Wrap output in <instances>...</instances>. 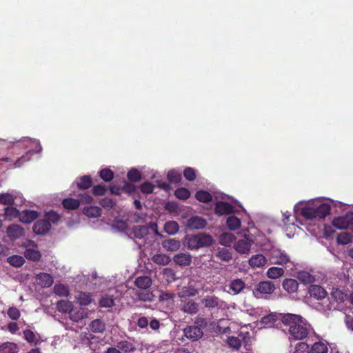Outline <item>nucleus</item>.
<instances>
[{"label": "nucleus", "mask_w": 353, "mask_h": 353, "mask_svg": "<svg viewBox=\"0 0 353 353\" xmlns=\"http://www.w3.org/2000/svg\"><path fill=\"white\" fill-rule=\"evenodd\" d=\"M282 322L288 327L290 340H303L313 330L311 325L301 315L285 314L282 317Z\"/></svg>", "instance_id": "1"}, {"label": "nucleus", "mask_w": 353, "mask_h": 353, "mask_svg": "<svg viewBox=\"0 0 353 353\" xmlns=\"http://www.w3.org/2000/svg\"><path fill=\"white\" fill-rule=\"evenodd\" d=\"M310 299L318 301L315 308L321 312L331 310L332 303L327 297V293L325 290L318 285H311L308 289Z\"/></svg>", "instance_id": "2"}, {"label": "nucleus", "mask_w": 353, "mask_h": 353, "mask_svg": "<svg viewBox=\"0 0 353 353\" xmlns=\"http://www.w3.org/2000/svg\"><path fill=\"white\" fill-rule=\"evenodd\" d=\"M214 243L211 235L203 232L197 234H187L184 237V245L191 250H196L201 248L209 247Z\"/></svg>", "instance_id": "3"}, {"label": "nucleus", "mask_w": 353, "mask_h": 353, "mask_svg": "<svg viewBox=\"0 0 353 353\" xmlns=\"http://www.w3.org/2000/svg\"><path fill=\"white\" fill-rule=\"evenodd\" d=\"M301 209V214L306 219H324L330 214L331 206L328 203H321L319 205L312 204V205H305Z\"/></svg>", "instance_id": "4"}, {"label": "nucleus", "mask_w": 353, "mask_h": 353, "mask_svg": "<svg viewBox=\"0 0 353 353\" xmlns=\"http://www.w3.org/2000/svg\"><path fill=\"white\" fill-rule=\"evenodd\" d=\"M204 307L210 311L224 310L228 308L227 303L215 295H207L201 299Z\"/></svg>", "instance_id": "5"}, {"label": "nucleus", "mask_w": 353, "mask_h": 353, "mask_svg": "<svg viewBox=\"0 0 353 353\" xmlns=\"http://www.w3.org/2000/svg\"><path fill=\"white\" fill-rule=\"evenodd\" d=\"M32 157V150H28L25 154L21 156L20 157H8L0 159V161H3L7 163H9V167L10 168H19L21 167L24 163L30 160Z\"/></svg>", "instance_id": "6"}, {"label": "nucleus", "mask_w": 353, "mask_h": 353, "mask_svg": "<svg viewBox=\"0 0 353 353\" xmlns=\"http://www.w3.org/2000/svg\"><path fill=\"white\" fill-rule=\"evenodd\" d=\"M254 243V241L252 235H245L243 239L237 241L234 245V248L240 254H248Z\"/></svg>", "instance_id": "7"}, {"label": "nucleus", "mask_w": 353, "mask_h": 353, "mask_svg": "<svg viewBox=\"0 0 353 353\" xmlns=\"http://www.w3.org/2000/svg\"><path fill=\"white\" fill-rule=\"evenodd\" d=\"M276 290L275 284L270 281H260L255 287L254 294L256 296V293L260 294H272Z\"/></svg>", "instance_id": "8"}, {"label": "nucleus", "mask_w": 353, "mask_h": 353, "mask_svg": "<svg viewBox=\"0 0 353 353\" xmlns=\"http://www.w3.org/2000/svg\"><path fill=\"white\" fill-rule=\"evenodd\" d=\"M184 335L192 341L200 339L203 336V332L199 326L190 325L184 329Z\"/></svg>", "instance_id": "9"}, {"label": "nucleus", "mask_w": 353, "mask_h": 353, "mask_svg": "<svg viewBox=\"0 0 353 353\" xmlns=\"http://www.w3.org/2000/svg\"><path fill=\"white\" fill-rule=\"evenodd\" d=\"M51 229V223L46 219L38 220L33 225L32 230L37 234H45Z\"/></svg>", "instance_id": "10"}, {"label": "nucleus", "mask_w": 353, "mask_h": 353, "mask_svg": "<svg viewBox=\"0 0 353 353\" xmlns=\"http://www.w3.org/2000/svg\"><path fill=\"white\" fill-rule=\"evenodd\" d=\"M245 288V283L242 279H233L228 284V292L232 295H236L241 293Z\"/></svg>", "instance_id": "11"}, {"label": "nucleus", "mask_w": 353, "mask_h": 353, "mask_svg": "<svg viewBox=\"0 0 353 353\" xmlns=\"http://www.w3.org/2000/svg\"><path fill=\"white\" fill-rule=\"evenodd\" d=\"M181 310L185 313L193 315L199 311V304L193 300L185 299L182 301Z\"/></svg>", "instance_id": "12"}, {"label": "nucleus", "mask_w": 353, "mask_h": 353, "mask_svg": "<svg viewBox=\"0 0 353 353\" xmlns=\"http://www.w3.org/2000/svg\"><path fill=\"white\" fill-rule=\"evenodd\" d=\"M271 263L278 265H285L290 261L289 256L280 250H274L271 254Z\"/></svg>", "instance_id": "13"}, {"label": "nucleus", "mask_w": 353, "mask_h": 353, "mask_svg": "<svg viewBox=\"0 0 353 353\" xmlns=\"http://www.w3.org/2000/svg\"><path fill=\"white\" fill-rule=\"evenodd\" d=\"M214 210L219 215L230 214L233 212L234 207L228 202L218 201L215 205Z\"/></svg>", "instance_id": "14"}, {"label": "nucleus", "mask_w": 353, "mask_h": 353, "mask_svg": "<svg viewBox=\"0 0 353 353\" xmlns=\"http://www.w3.org/2000/svg\"><path fill=\"white\" fill-rule=\"evenodd\" d=\"M207 225V221L203 218L195 216L190 218L187 225L192 230L203 229Z\"/></svg>", "instance_id": "15"}, {"label": "nucleus", "mask_w": 353, "mask_h": 353, "mask_svg": "<svg viewBox=\"0 0 353 353\" xmlns=\"http://www.w3.org/2000/svg\"><path fill=\"white\" fill-rule=\"evenodd\" d=\"M173 261L181 267L188 266L192 263V256L190 254L181 252L174 256Z\"/></svg>", "instance_id": "16"}, {"label": "nucleus", "mask_w": 353, "mask_h": 353, "mask_svg": "<svg viewBox=\"0 0 353 353\" xmlns=\"http://www.w3.org/2000/svg\"><path fill=\"white\" fill-rule=\"evenodd\" d=\"M8 236L11 239H17L24 235V230L19 225L13 224L7 228Z\"/></svg>", "instance_id": "17"}, {"label": "nucleus", "mask_w": 353, "mask_h": 353, "mask_svg": "<svg viewBox=\"0 0 353 353\" xmlns=\"http://www.w3.org/2000/svg\"><path fill=\"white\" fill-rule=\"evenodd\" d=\"M38 212L32 210L22 211L19 216V220L23 223H30L37 219Z\"/></svg>", "instance_id": "18"}, {"label": "nucleus", "mask_w": 353, "mask_h": 353, "mask_svg": "<svg viewBox=\"0 0 353 353\" xmlns=\"http://www.w3.org/2000/svg\"><path fill=\"white\" fill-rule=\"evenodd\" d=\"M267 262V259L261 254L252 255L248 261L249 265L253 268H261L264 266Z\"/></svg>", "instance_id": "19"}, {"label": "nucleus", "mask_w": 353, "mask_h": 353, "mask_svg": "<svg viewBox=\"0 0 353 353\" xmlns=\"http://www.w3.org/2000/svg\"><path fill=\"white\" fill-rule=\"evenodd\" d=\"M117 347L121 350L122 353H134L137 350L135 343L127 340L119 341L117 343Z\"/></svg>", "instance_id": "20"}, {"label": "nucleus", "mask_w": 353, "mask_h": 353, "mask_svg": "<svg viewBox=\"0 0 353 353\" xmlns=\"http://www.w3.org/2000/svg\"><path fill=\"white\" fill-rule=\"evenodd\" d=\"M309 353H329L328 344L326 342L317 341L309 347Z\"/></svg>", "instance_id": "21"}, {"label": "nucleus", "mask_w": 353, "mask_h": 353, "mask_svg": "<svg viewBox=\"0 0 353 353\" xmlns=\"http://www.w3.org/2000/svg\"><path fill=\"white\" fill-rule=\"evenodd\" d=\"M76 184L79 190H88L92 185V180L90 176L84 175L76 179Z\"/></svg>", "instance_id": "22"}, {"label": "nucleus", "mask_w": 353, "mask_h": 353, "mask_svg": "<svg viewBox=\"0 0 353 353\" xmlns=\"http://www.w3.org/2000/svg\"><path fill=\"white\" fill-rule=\"evenodd\" d=\"M39 284L44 288H48L53 283V277L48 273L41 272L37 275Z\"/></svg>", "instance_id": "23"}, {"label": "nucleus", "mask_w": 353, "mask_h": 353, "mask_svg": "<svg viewBox=\"0 0 353 353\" xmlns=\"http://www.w3.org/2000/svg\"><path fill=\"white\" fill-rule=\"evenodd\" d=\"M152 283V279L148 276H138L135 281V285L140 289L146 290L148 289Z\"/></svg>", "instance_id": "24"}, {"label": "nucleus", "mask_w": 353, "mask_h": 353, "mask_svg": "<svg viewBox=\"0 0 353 353\" xmlns=\"http://www.w3.org/2000/svg\"><path fill=\"white\" fill-rule=\"evenodd\" d=\"M101 209L99 207L94 205H90L85 207L83 212L85 215L90 218H97L101 215Z\"/></svg>", "instance_id": "25"}, {"label": "nucleus", "mask_w": 353, "mask_h": 353, "mask_svg": "<svg viewBox=\"0 0 353 353\" xmlns=\"http://www.w3.org/2000/svg\"><path fill=\"white\" fill-rule=\"evenodd\" d=\"M283 288L288 292L293 293L298 290L299 283L295 279H286L283 281Z\"/></svg>", "instance_id": "26"}, {"label": "nucleus", "mask_w": 353, "mask_h": 353, "mask_svg": "<svg viewBox=\"0 0 353 353\" xmlns=\"http://www.w3.org/2000/svg\"><path fill=\"white\" fill-rule=\"evenodd\" d=\"M163 247L168 251H176L181 247V243L179 241L174 239H170L163 241L162 243Z\"/></svg>", "instance_id": "27"}, {"label": "nucleus", "mask_w": 353, "mask_h": 353, "mask_svg": "<svg viewBox=\"0 0 353 353\" xmlns=\"http://www.w3.org/2000/svg\"><path fill=\"white\" fill-rule=\"evenodd\" d=\"M149 233V227L147 225H137L133 228L132 234L135 238L143 239Z\"/></svg>", "instance_id": "28"}, {"label": "nucleus", "mask_w": 353, "mask_h": 353, "mask_svg": "<svg viewBox=\"0 0 353 353\" xmlns=\"http://www.w3.org/2000/svg\"><path fill=\"white\" fill-rule=\"evenodd\" d=\"M277 320V315L276 314L271 313L268 315L263 316L260 320V323L265 327H270L274 325Z\"/></svg>", "instance_id": "29"}, {"label": "nucleus", "mask_w": 353, "mask_h": 353, "mask_svg": "<svg viewBox=\"0 0 353 353\" xmlns=\"http://www.w3.org/2000/svg\"><path fill=\"white\" fill-rule=\"evenodd\" d=\"M89 327L91 331L94 333H102L105 330V324L101 319L92 321Z\"/></svg>", "instance_id": "30"}, {"label": "nucleus", "mask_w": 353, "mask_h": 353, "mask_svg": "<svg viewBox=\"0 0 353 353\" xmlns=\"http://www.w3.org/2000/svg\"><path fill=\"white\" fill-rule=\"evenodd\" d=\"M62 205L65 209L74 210H77L80 205V201L71 197L64 199Z\"/></svg>", "instance_id": "31"}, {"label": "nucleus", "mask_w": 353, "mask_h": 353, "mask_svg": "<svg viewBox=\"0 0 353 353\" xmlns=\"http://www.w3.org/2000/svg\"><path fill=\"white\" fill-rule=\"evenodd\" d=\"M19 348L14 343L6 342L0 345V353H17Z\"/></svg>", "instance_id": "32"}, {"label": "nucleus", "mask_w": 353, "mask_h": 353, "mask_svg": "<svg viewBox=\"0 0 353 353\" xmlns=\"http://www.w3.org/2000/svg\"><path fill=\"white\" fill-rule=\"evenodd\" d=\"M283 274L284 270L281 268L275 266L270 268L266 272L267 276L271 279H279L281 277Z\"/></svg>", "instance_id": "33"}, {"label": "nucleus", "mask_w": 353, "mask_h": 353, "mask_svg": "<svg viewBox=\"0 0 353 353\" xmlns=\"http://www.w3.org/2000/svg\"><path fill=\"white\" fill-rule=\"evenodd\" d=\"M152 261L160 265H166L170 263L171 259L169 256L165 254H155L152 257Z\"/></svg>", "instance_id": "34"}, {"label": "nucleus", "mask_w": 353, "mask_h": 353, "mask_svg": "<svg viewBox=\"0 0 353 353\" xmlns=\"http://www.w3.org/2000/svg\"><path fill=\"white\" fill-rule=\"evenodd\" d=\"M57 307L59 312L69 314L73 309V304L68 300H61L57 302Z\"/></svg>", "instance_id": "35"}, {"label": "nucleus", "mask_w": 353, "mask_h": 353, "mask_svg": "<svg viewBox=\"0 0 353 353\" xmlns=\"http://www.w3.org/2000/svg\"><path fill=\"white\" fill-rule=\"evenodd\" d=\"M179 230V226L178 223L176 221H167L164 225V231L170 235H174L178 232Z\"/></svg>", "instance_id": "36"}, {"label": "nucleus", "mask_w": 353, "mask_h": 353, "mask_svg": "<svg viewBox=\"0 0 353 353\" xmlns=\"http://www.w3.org/2000/svg\"><path fill=\"white\" fill-rule=\"evenodd\" d=\"M198 294V290L192 285L185 286L179 293V296L185 298L189 296H194Z\"/></svg>", "instance_id": "37"}, {"label": "nucleus", "mask_w": 353, "mask_h": 353, "mask_svg": "<svg viewBox=\"0 0 353 353\" xmlns=\"http://www.w3.org/2000/svg\"><path fill=\"white\" fill-rule=\"evenodd\" d=\"M216 256L222 261L228 262L232 259V253L228 248H219Z\"/></svg>", "instance_id": "38"}, {"label": "nucleus", "mask_w": 353, "mask_h": 353, "mask_svg": "<svg viewBox=\"0 0 353 353\" xmlns=\"http://www.w3.org/2000/svg\"><path fill=\"white\" fill-rule=\"evenodd\" d=\"M195 198L200 202L208 203L212 200V194L206 190H199L195 194Z\"/></svg>", "instance_id": "39"}, {"label": "nucleus", "mask_w": 353, "mask_h": 353, "mask_svg": "<svg viewBox=\"0 0 353 353\" xmlns=\"http://www.w3.org/2000/svg\"><path fill=\"white\" fill-rule=\"evenodd\" d=\"M77 302L81 305H88L91 303L92 299L90 293L80 292L77 296Z\"/></svg>", "instance_id": "40"}, {"label": "nucleus", "mask_w": 353, "mask_h": 353, "mask_svg": "<svg viewBox=\"0 0 353 353\" xmlns=\"http://www.w3.org/2000/svg\"><path fill=\"white\" fill-rule=\"evenodd\" d=\"M332 225L334 227L340 230L348 228L349 227L346 219V215L334 219L332 221Z\"/></svg>", "instance_id": "41"}, {"label": "nucleus", "mask_w": 353, "mask_h": 353, "mask_svg": "<svg viewBox=\"0 0 353 353\" xmlns=\"http://www.w3.org/2000/svg\"><path fill=\"white\" fill-rule=\"evenodd\" d=\"M226 225L230 230H236L241 227V221L235 216H230L227 219Z\"/></svg>", "instance_id": "42"}, {"label": "nucleus", "mask_w": 353, "mask_h": 353, "mask_svg": "<svg viewBox=\"0 0 353 353\" xmlns=\"http://www.w3.org/2000/svg\"><path fill=\"white\" fill-rule=\"evenodd\" d=\"M24 256L26 259L33 261H38L41 257L40 252L34 249H27L25 251Z\"/></svg>", "instance_id": "43"}, {"label": "nucleus", "mask_w": 353, "mask_h": 353, "mask_svg": "<svg viewBox=\"0 0 353 353\" xmlns=\"http://www.w3.org/2000/svg\"><path fill=\"white\" fill-rule=\"evenodd\" d=\"M167 177L169 182L174 184L179 183L182 179L181 174L174 170L169 171Z\"/></svg>", "instance_id": "44"}, {"label": "nucleus", "mask_w": 353, "mask_h": 353, "mask_svg": "<svg viewBox=\"0 0 353 353\" xmlns=\"http://www.w3.org/2000/svg\"><path fill=\"white\" fill-rule=\"evenodd\" d=\"M298 279L304 284H310L315 281L314 276L307 272H300L298 274Z\"/></svg>", "instance_id": "45"}, {"label": "nucleus", "mask_w": 353, "mask_h": 353, "mask_svg": "<svg viewBox=\"0 0 353 353\" xmlns=\"http://www.w3.org/2000/svg\"><path fill=\"white\" fill-rule=\"evenodd\" d=\"M53 290L54 293L59 296L67 297L69 295L68 288L63 284H56Z\"/></svg>", "instance_id": "46"}, {"label": "nucleus", "mask_w": 353, "mask_h": 353, "mask_svg": "<svg viewBox=\"0 0 353 353\" xmlns=\"http://www.w3.org/2000/svg\"><path fill=\"white\" fill-rule=\"evenodd\" d=\"M4 216L6 219L12 220V219L19 217V211L14 207H6L5 208Z\"/></svg>", "instance_id": "47"}, {"label": "nucleus", "mask_w": 353, "mask_h": 353, "mask_svg": "<svg viewBox=\"0 0 353 353\" xmlns=\"http://www.w3.org/2000/svg\"><path fill=\"white\" fill-rule=\"evenodd\" d=\"M99 176L105 182H110L114 178V172L110 168H104L100 170Z\"/></svg>", "instance_id": "48"}, {"label": "nucleus", "mask_w": 353, "mask_h": 353, "mask_svg": "<svg viewBox=\"0 0 353 353\" xmlns=\"http://www.w3.org/2000/svg\"><path fill=\"white\" fill-rule=\"evenodd\" d=\"M8 262L16 268L21 267L25 263L24 259L19 255H13L8 258Z\"/></svg>", "instance_id": "49"}, {"label": "nucleus", "mask_w": 353, "mask_h": 353, "mask_svg": "<svg viewBox=\"0 0 353 353\" xmlns=\"http://www.w3.org/2000/svg\"><path fill=\"white\" fill-rule=\"evenodd\" d=\"M175 196L181 200H186L190 196V192L185 188H179L174 191Z\"/></svg>", "instance_id": "50"}, {"label": "nucleus", "mask_w": 353, "mask_h": 353, "mask_svg": "<svg viewBox=\"0 0 353 353\" xmlns=\"http://www.w3.org/2000/svg\"><path fill=\"white\" fill-rule=\"evenodd\" d=\"M235 239L234 235L230 233H223L220 236V243L225 246H230Z\"/></svg>", "instance_id": "51"}, {"label": "nucleus", "mask_w": 353, "mask_h": 353, "mask_svg": "<svg viewBox=\"0 0 353 353\" xmlns=\"http://www.w3.org/2000/svg\"><path fill=\"white\" fill-rule=\"evenodd\" d=\"M70 319L74 321L79 322L84 317V312L82 309H72L69 313Z\"/></svg>", "instance_id": "52"}, {"label": "nucleus", "mask_w": 353, "mask_h": 353, "mask_svg": "<svg viewBox=\"0 0 353 353\" xmlns=\"http://www.w3.org/2000/svg\"><path fill=\"white\" fill-rule=\"evenodd\" d=\"M128 179L131 182H139L141 179V172L135 168H132L130 170L127 174Z\"/></svg>", "instance_id": "53"}, {"label": "nucleus", "mask_w": 353, "mask_h": 353, "mask_svg": "<svg viewBox=\"0 0 353 353\" xmlns=\"http://www.w3.org/2000/svg\"><path fill=\"white\" fill-rule=\"evenodd\" d=\"M15 197L10 193L0 194V203L3 205H12Z\"/></svg>", "instance_id": "54"}, {"label": "nucleus", "mask_w": 353, "mask_h": 353, "mask_svg": "<svg viewBox=\"0 0 353 353\" xmlns=\"http://www.w3.org/2000/svg\"><path fill=\"white\" fill-rule=\"evenodd\" d=\"M139 300L141 301H151L153 300L154 294L150 291L139 292L136 293Z\"/></svg>", "instance_id": "55"}, {"label": "nucleus", "mask_w": 353, "mask_h": 353, "mask_svg": "<svg viewBox=\"0 0 353 353\" xmlns=\"http://www.w3.org/2000/svg\"><path fill=\"white\" fill-rule=\"evenodd\" d=\"M99 305L101 307H112L114 305V300L112 296H105L99 300Z\"/></svg>", "instance_id": "56"}, {"label": "nucleus", "mask_w": 353, "mask_h": 353, "mask_svg": "<svg viewBox=\"0 0 353 353\" xmlns=\"http://www.w3.org/2000/svg\"><path fill=\"white\" fill-rule=\"evenodd\" d=\"M228 345L235 350H239L241 346V341L236 336H229L227 340Z\"/></svg>", "instance_id": "57"}, {"label": "nucleus", "mask_w": 353, "mask_h": 353, "mask_svg": "<svg viewBox=\"0 0 353 353\" xmlns=\"http://www.w3.org/2000/svg\"><path fill=\"white\" fill-rule=\"evenodd\" d=\"M23 336L25 339L30 343L37 342V339L35 334L30 330H25L23 331Z\"/></svg>", "instance_id": "58"}, {"label": "nucleus", "mask_w": 353, "mask_h": 353, "mask_svg": "<svg viewBox=\"0 0 353 353\" xmlns=\"http://www.w3.org/2000/svg\"><path fill=\"white\" fill-rule=\"evenodd\" d=\"M183 176L186 180L192 181L196 179L195 170L192 168H186L183 171Z\"/></svg>", "instance_id": "59"}, {"label": "nucleus", "mask_w": 353, "mask_h": 353, "mask_svg": "<svg viewBox=\"0 0 353 353\" xmlns=\"http://www.w3.org/2000/svg\"><path fill=\"white\" fill-rule=\"evenodd\" d=\"M45 219L50 223H56L59 221L60 216L57 212L51 211L46 214Z\"/></svg>", "instance_id": "60"}, {"label": "nucleus", "mask_w": 353, "mask_h": 353, "mask_svg": "<svg viewBox=\"0 0 353 353\" xmlns=\"http://www.w3.org/2000/svg\"><path fill=\"white\" fill-rule=\"evenodd\" d=\"M107 192V188L105 185H94L92 188V194L95 196H103Z\"/></svg>", "instance_id": "61"}, {"label": "nucleus", "mask_w": 353, "mask_h": 353, "mask_svg": "<svg viewBox=\"0 0 353 353\" xmlns=\"http://www.w3.org/2000/svg\"><path fill=\"white\" fill-rule=\"evenodd\" d=\"M7 313L8 316L12 320H17L21 316L19 310L15 307H10Z\"/></svg>", "instance_id": "62"}, {"label": "nucleus", "mask_w": 353, "mask_h": 353, "mask_svg": "<svg viewBox=\"0 0 353 353\" xmlns=\"http://www.w3.org/2000/svg\"><path fill=\"white\" fill-rule=\"evenodd\" d=\"M174 297V294L169 292H162L159 295L161 301H173Z\"/></svg>", "instance_id": "63"}, {"label": "nucleus", "mask_w": 353, "mask_h": 353, "mask_svg": "<svg viewBox=\"0 0 353 353\" xmlns=\"http://www.w3.org/2000/svg\"><path fill=\"white\" fill-rule=\"evenodd\" d=\"M154 186L150 182H145L140 185L141 191L144 194H150L153 192Z\"/></svg>", "instance_id": "64"}]
</instances>
